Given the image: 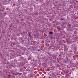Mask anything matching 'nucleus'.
<instances>
[{
    "label": "nucleus",
    "mask_w": 78,
    "mask_h": 78,
    "mask_svg": "<svg viewBox=\"0 0 78 78\" xmlns=\"http://www.w3.org/2000/svg\"><path fill=\"white\" fill-rule=\"evenodd\" d=\"M53 34V33L52 32H50L49 34Z\"/></svg>",
    "instance_id": "1"
},
{
    "label": "nucleus",
    "mask_w": 78,
    "mask_h": 78,
    "mask_svg": "<svg viewBox=\"0 0 78 78\" xmlns=\"http://www.w3.org/2000/svg\"><path fill=\"white\" fill-rule=\"evenodd\" d=\"M29 36H30V37H32L31 35H30V33H29Z\"/></svg>",
    "instance_id": "2"
},
{
    "label": "nucleus",
    "mask_w": 78,
    "mask_h": 78,
    "mask_svg": "<svg viewBox=\"0 0 78 78\" xmlns=\"http://www.w3.org/2000/svg\"><path fill=\"white\" fill-rule=\"evenodd\" d=\"M11 75L10 74H9L8 75V78H9L10 77V76Z\"/></svg>",
    "instance_id": "3"
},
{
    "label": "nucleus",
    "mask_w": 78,
    "mask_h": 78,
    "mask_svg": "<svg viewBox=\"0 0 78 78\" xmlns=\"http://www.w3.org/2000/svg\"><path fill=\"white\" fill-rule=\"evenodd\" d=\"M61 20H64V19L62 18L61 19Z\"/></svg>",
    "instance_id": "4"
},
{
    "label": "nucleus",
    "mask_w": 78,
    "mask_h": 78,
    "mask_svg": "<svg viewBox=\"0 0 78 78\" xmlns=\"http://www.w3.org/2000/svg\"><path fill=\"white\" fill-rule=\"evenodd\" d=\"M16 22H18V23H19V21H18V20H17L16 21Z\"/></svg>",
    "instance_id": "5"
},
{
    "label": "nucleus",
    "mask_w": 78,
    "mask_h": 78,
    "mask_svg": "<svg viewBox=\"0 0 78 78\" xmlns=\"http://www.w3.org/2000/svg\"><path fill=\"white\" fill-rule=\"evenodd\" d=\"M38 50L39 51H40V50L39 49H38Z\"/></svg>",
    "instance_id": "6"
},
{
    "label": "nucleus",
    "mask_w": 78,
    "mask_h": 78,
    "mask_svg": "<svg viewBox=\"0 0 78 78\" xmlns=\"http://www.w3.org/2000/svg\"><path fill=\"white\" fill-rule=\"evenodd\" d=\"M49 78H51V77H49Z\"/></svg>",
    "instance_id": "7"
},
{
    "label": "nucleus",
    "mask_w": 78,
    "mask_h": 78,
    "mask_svg": "<svg viewBox=\"0 0 78 78\" xmlns=\"http://www.w3.org/2000/svg\"><path fill=\"white\" fill-rule=\"evenodd\" d=\"M9 1H11V0H9Z\"/></svg>",
    "instance_id": "8"
},
{
    "label": "nucleus",
    "mask_w": 78,
    "mask_h": 78,
    "mask_svg": "<svg viewBox=\"0 0 78 78\" xmlns=\"http://www.w3.org/2000/svg\"><path fill=\"white\" fill-rule=\"evenodd\" d=\"M8 62H7V63H8Z\"/></svg>",
    "instance_id": "9"
}]
</instances>
